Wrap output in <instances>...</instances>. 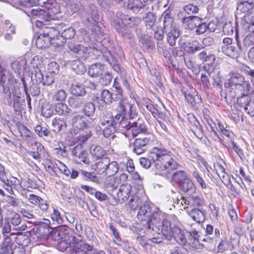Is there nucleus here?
I'll use <instances>...</instances> for the list:
<instances>
[{
	"mask_svg": "<svg viewBox=\"0 0 254 254\" xmlns=\"http://www.w3.org/2000/svg\"><path fill=\"white\" fill-rule=\"evenodd\" d=\"M138 219L144 221L143 226L147 232L153 235H168L170 232L169 222L165 218L164 215L158 208L152 211L148 204L141 206L137 214Z\"/></svg>",
	"mask_w": 254,
	"mask_h": 254,
	"instance_id": "1",
	"label": "nucleus"
},
{
	"mask_svg": "<svg viewBox=\"0 0 254 254\" xmlns=\"http://www.w3.org/2000/svg\"><path fill=\"white\" fill-rule=\"evenodd\" d=\"M139 162L144 168L148 169L153 164L156 169L168 172L177 169L179 166L173 154L165 148H154L149 152L148 158H141Z\"/></svg>",
	"mask_w": 254,
	"mask_h": 254,
	"instance_id": "2",
	"label": "nucleus"
},
{
	"mask_svg": "<svg viewBox=\"0 0 254 254\" xmlns=\"http://www.w3.org/2000/svg\"><path fill=\"white\" fill-rule=\"evenodd\" d=\"M63 24L61 23L57 28L45 27L39 34L36 41V46L39 49H45L52 45L54 47L62 46L64 43Z\"/></svg>",
	"mask_w": 254,
	"mask_h": 254,
	"instance_id": "3",
	"label": "nucleus"
},
{
	"mask_svg": "<svg viewBox=\"0 0 254 254\" xmlns=\"http://www.w3.org/2000/svg\"><path fill=\"white\" fill-rule=\"evenodd\" d=\"M82 135L81 136L80 134L79 136L75 137L72 141L73 144H69V146L75 145L71 149L72 155L78 157L80 162L87 164H89V160L86 151L82 148V144L90 136V134Z\"/></svg>",
	"mask_w": 254,
	"mask_h": 254,
	"instance_id": "4",
	"label": "nucleus"
},
{
	"mask_svg": "<svg viewBox=\"0 0 254 254\" xmlns=\"http://www.w3.org/2000/svg\"><path fill=\"white\" fill-rule=\"evenodd\" d=\"M68 254H106L102 251L93 249V246L84 242H80L66 250Z\"/></svg>",
	"mask_w": 254,
	"mask_h": 254,
	"instance_id": "5",
	"label": "nucleus"
},
{
	"mask_svg": "<svg viewBox=\"0 0 254 254\" xmlns=\"http://www.w3.org/2000/svg\"><path fill=\"white\" fill-rule=\"evenodd\" d=\"M85 17L88 23L95 26V27L91 30L92 33H95V35H100L101 33L98 30V26H96L100 19L97 7L94 4H90L89 5L85 13Z\"/></svg>",
	"mask_w": 254,
	"mask_h": 254,
	"instance_id": "6",
	"label": "nucleus"
},
{
	"mask_svg": "<svg viewBox=\"0 0 254 254\" xmlns=\"http://www.w3.org/2000/svg\"><path fill=\"white\" fill-rule=\"evenodd\" d=\"M170 233L168 235H163L166 239H170L172 236L179 244L185 246L188 243V232L184 233L178 227L175 226L171 229V223L169 222Z\"/></svg>",
	"mask_w": 254,
	"mask_h": 254,
	"instance_id": "7",
	"label": "nucleus"
},
{
	"mask_svg": "<svg viewBox=\"0 0 254 254\" xmlns=\"http://www.w3.org/2000/svg\"><path fill=\"white\" fill-rule=\"evenodd\" d=\"M140 19L137 17H130L124 13L118 12L117 14V19L114 21V24L121 25L122 27H127V25L132 26L134 24L139 23Z\"/></svg>",
	"mask_w": 254,
	"mask_h": 254,
	"instance_id": "8",
	"label": "nucleus"
},
{
	"mask_svg": "<svg viewBox=\"0 0 254 254\" xmlns=\"http://www.w3.org/2000/svg\"><path fill=\"white\" fill-rule=\"evenodd\" d=\"M121 118V114H117L114 118L111 112L103 111L100 113L99 123L101 126L114 125L117 124V120H119Z\"/></svg>",
	"mask_w": 254,
	"mask_h": 254,
	"instance_id": "9",
	"label": "nucleus"
},
{
	"mask_svg": "<svg viewBox=\"0 0 254 254\" xmlns=\"http://www.w3.org/2000/svg\"><path fill=\"white\" fill-rule=\"evenodd\" d=\"M117 111L123 116H127L130 119L132 114L134 112L133 105L128 103L126 99H121L119 103L117 108Z\"/></svg>",
	"mask_w": 254,
	"mask_h": 254,
	"instance_id": "10",
	"label": "nucleus"
},
{
	"mask_svg": "<svg viewBox=\"0 0 254 254\" xmlns=\"http://www.w3.org/2000/svg\"><path fill=\"white\" fill-rule=\"evenodd\" d=\"M238 103L250 116H254V100H251L248 95L242 96L238 98Z\"/></svg>",
	"mask_w": 254,
	"mask_h": 254,
	"instance_id": "11",
	"label": "nucleus"
},
{
	"mask_svg": "<svg viewBox=\"0 0 254 254\" xmlns=\"http://www.w3.org/2000/svg\"><path fill=\"white\" fill-rule=\"evenodd\" d=\"M245 77L241 74L237 72H233L230 74V77L224 83V86L229 90L231 93L238 83L241 82Z\"/></svg>",
	"mask_w": 254,
	"mask_h": 254,
	"instance_id": "12",
	"label": "nucleus"
},
{
	"mask_svg": "<svg viewBox=\"0 0 254 254\" xmlns=\"http://www.w3.org/2000/svg\"><path fill=\"white\" fill-rule=\"evenodd\" d=\"M149 141V138L142 137L136 138L133 143L132 151L137 155H140L146 150V145Z\"/></svg>",
	"mask_w": 254,
	"mask_h": 254,
	"instance_id": "13",
	"label": "nucleus"
},
{
	"mask_svg": "<svg viewBox=\"0 0 254 254\" xmlns=\"http://www.w3.org/2000/svg\"><path fill=\"white\" fill-rule=\"evenodd\" d=\"M251 91V84L249 81L246 80L244 77L234 88V91L231 93V95L232 96H235L237 94L240 93L242 96H247V94L250 93Z\"/></svg>",
	"mask_w": 254,
	"mask_h": 254,
	"instance_id": "14",
	"label": "nucleus"
},
{
	"mask_svg": "<svg viewBox=\"0 0 254 254\" xmlns=\"http://www.w3.org/2000/svg\"><path fill=\"white\" fill-rule=\"evenodd\" d=\"M189 120L190 127L191 131L197 138L201 139L204 135V132L199 122L193 115H191L189 117Z\"/></svg>",
	"mask_w": 254,
	"mask_h": 254,
	"instance_id": "15",
	"label": "nucleus"
},
{
	"mask_svg": "<svg viewBox=\"0 0 254 254\" xmlns=\"http://www.w3.org/2000/svg\"><path fill=\"white\" fill-rule=\"evenodd\" d=\"M163 23V31L167 32L178 29L171 14L165 11L161 15V18Z\"/></svg>",
	"mask_w": 254,
	"mask_h": 254,
	"instance_id": "16",
	"label": "nucleus"
},
{
	"mask_svg": "<svg viewBox=\"0 0 254 254\" xmlns=\"http://www.w3.org/2000/svg\"><path fill=\"white\" fill-rule=\"evenodd\" d=\"M236 40L239 49L241 51H245L247 48L254 45V31L247 35L243 39V44L242 45L236 33Z\"/></svg>",
	"mask_w": 254,
	"mask_h": 254,
	"instance_id": "17",
	"label": "nucleus"
},
{
	"mask_svg": "<svg viewBox=\"0 0 254 254\" xmlns=\"http://www.w3.org/2000/svg\"><path fill=\"white\" fill-rule=\"evenodd\" d=\"M28 199L30 203L35 205H38L39 207L43 212H46L49 208L47 201L38 195L30 194L28 195Z\"/></svg>",
	"mask_w": 254,
	"mask_h": 254,
	"instance_id": "18",
	"label": "nucleus"
},
{
	"mask_svg": "<svg viewBox=\"0 0 254 254\" xmlns=\"http://www.w3.org/2000/svg\"><path fill=\"white\" fill-rule=\"evenodd\" d=\"M70 92L75 96H83L86 94L85 89L83 85L75 80L70 87Z\"/></svg>",
	"mask_w": 254,
	"mask_h": 254,
	"instance_id": "19",
	"label": "nucleus"
},
{
	"mask_svg": "<svg viewBox=\"0 0 254 254\" xmlns=\"http://www.w3.org/2000/svg\"><path fill=\"white\" fill-rule=\"evenodd\" d=\"M130 130H131L132 136L133 137L139 134L145 133L147 131V128L145 124L141 123L139 121L132 122Z\"/></svg>",
	"mask_w": 254,
	"mask_h": 254,
	"instance_id": "20",
	"label": "nucleus"
},
{
	"mask_svg": "<svg viewBox=\"0 0 254 254\" xmlns=\"http://www.w3.org/2000/svg\"><path fill=\"white\" fill-rule=\"evenodd\" d=\"M131 190L132 187L130 184L127 183L122 185L117 194L118 198L122 199L123 201H127Z\"/></svg>",
	"mask_w": 254,
	"mask_h": 254,
	"instance_id": "21",
	"label": "nucleus"
},
{
	"mask_svg": "<svg viewBox=\"0 0 254 254\" xmlns=\"http://www.w3.org/2000/svg\"><path fill=\"white\" fill-rule=\"evenodd\" d=\"M109 157H105L100 159L93 165L92 168L94 169L98 174L105 173L107 171V165H108Z\"/></svg>",
	"mask_w": 254,
	"mask_h": 254,
	"instance_id": "22",
	"label": "nucleus"
},
{
	"mask_svg": "<svg viewBox=\"0 0 254 254\" xmlns=\"http://www.w3.org/2000/svg\"><path fill=\"white\" fill-rule=\"evenodd\" d=\"M138 31H140V29L136 30L137 36L139 38V41L142 46L146 49H152L153 45L151 41V37L149 35L138 33Z\"/></svg>",
	"mask_w": 254,
	"mask_h": 254,
	"instance_id": "23",
	"label": "nucleus"
},
{
	"mask_svg": "<svg viewBox=\"0 0 254 254\" xmlns=\"http://www.w3.org/2000/svg\"><path fill=\"white\" fill-rule=\"evenodd\" d=\"M61 9L58 3H55V5H50L49 6L46 7V21H49L50 19H55V15L60 13Z\"/></svg>",
	"mask_w": 254,
	"mask_h": 254,
	"instance_id": "24",
	"label": "nucleus"
},
{
	"mask_svg": "<svg viewBox=\"0 0 254 254\" xmlns=\"http://www.w3.org/2000/svg\"><path fill=\"white\" fill-rule=\"evenodd\" d=\"M104 65L100 63H96L89 67L88 73L90 76L95 77L102 75Z\"/></svg>",
	"mask_w": 254,
	"mask_h": 254,
	"instance_id": "25",
	"label": "nucleus"
},
{
	"mask_svg": "<svg viewBox=\"0 0 254 254\" xmlns=\"http://www.w3.org/2000/svg\"><path fill=\"white\" fill-rule=\"evenodd\" d=\"M14 242L9 236L5 235L2 245H0L4 254H10L12 253Z\"/></svg>",
	"mask_w": 254,
	"mask_h": 254,
	"instance_id": "26",
	"label": "nucleus"
},
{
	"mask_svg": "<svg viewBox=\"0 0 254 254\" xmlns=\"http://www.w3.org/2000/svg\"><path fill=\"white\" fill-rule=\"evenodd\" d=\"M189 213L192 219L197 223H202L205 220V213L198 209L193 208Z\"/></svg>",
	"mask_w": 254,
	"mask_h": 254,
	"instance_id": "27",
	"label": "nucleus"
},
{
	"mask_svg": "<svg viewBox=\"0 0 254 254\" xmlns=\"http://www.w3.org/2000/svg\"><path fill=\"white\" fill-rule=\"evenodd\" d=\"M66 12L68 15H71L77 11L79 7L78 0H66Z\"/></svg>",
	"mask_w": 254,
	"mask_h": 254,
	"instance_id": "28",
	"label": "nucleus"
},
{
	"mask_svg": "<svg viewBox=\"0 0 254 254\" xmlns=\"http://www.w3.org/2000/svg\"><path fill=\"white\" fill-rule=\"evenodd\" d=\"M211 23H207L205 22H203V20L200 18L198 24L196 25L195 32L197 34L200 35L204 33L207 31L209 32H212L214 31L213 28L210 27Z\"/></svg>",
	"mask_w": 254,
	"mask_h": 254,
	"instance_id": "29",
	"label": "nucleus"
},
{
	"mask_svg": "<svg viewBox=\"0 0 254 254\" xmlns=\"http://www.w3.org/2000/svg\"><path fill=\"white\" fill-rule=\"evenodd\" d=\"M221 49L223 53L232 58L237 57L239 54L238 51L232 45H223Z\"/></svg>",
	"mask_w": 254,
	"mask_h": 254,
	"instance_id": "30",
	"label": "nucleus"
},
{
	"mask_svg": "<svg viewBox=\"0 0 254 254\" xmlns=\"http://www.w3.org/2000/svg\"><path fill=\"white\" fill-rule=\"evenodd\" d=\"M71 124L74 128L79 130L87 127L86 121L84 118L79 115L72 118Z\"/></svg>",
	"mask_w": 254,
	"mask_h": 254,
	"instance_id": "31",
	"label": "nucleus"
},
{
	"mask_svg": "<svg viewBox=\"0 0 254 254\" xmlns=\"http://www.w3.org/2000/svg\"><path fill=\"white\" fill-rule=\"evenodd\" d=\"M108 164H109L107 165L106 175L108 177L113 176L118 172L119 164L117 161H111L109 158Z\"/></svg>",
	"mask_w": 254,
	"mask_h": 254,
	"instance_id": "32",
	"label": "nucleus"
},
{
	"mask_svg": "<svg viewBox=\"0 0 254 254\" xmlns=\"http://www.w3.org/2000/svg\"><path fill=\"white\" fill-rule=\"evenodd\" d=\"M132 117L130 119L127 116H123L121 115V118L119 120H117V126L121 128H125L127 130H130L131 127L132 122H131Z\"/></svg>",
	"mask_w": 254,
	"mask_h": 254,
	"instance_id": "33",
	"label": "nucleus"
},
{
	"mask_svg": "<svg viewBox=\"0 0 254 254\" xmlns=\"http://www.w3.org/2000/svg\"><path fill=\"white\" fill-rule=\"evenodd\" d=\"M142 203L143 200L141 198L138 197L136 195H131L127 205L131 210H135L138 207L140 208Z\"/></svg>",
	"mask_w": 254,
	"mask_h": 254,
	"instance_id": "34",
	"label": "nucleus"
},
{
	"mask_svg": "<svg viewBox=\"0 0 254 254\" xmlns=\"http://www.w3.org/2000/svg\"><path fill=\"white\" fill-rule=\"evenodd\" d=\"M198 57L204 64L208 65H212L215 60L214 55L210 54H207L205 51L201 52L198 55Z\"/></svg>",
	"mask_w": 254,
	"mask_h": 254,
	"instance_id": "35",
	"label": "nucleus"
},
{
	"mask_svg": "<svg viewBox=\"0 0 254 254\" xmlns=\"http://www.w3.org/2000/svg\"><path fill=\"white\" fill-rule=\"evenodd\" d=\"M70 66L71 69L77 74H83L86 71V67L79 60L73 61L70 64Z\"/></svg>",
	"mask_w": 254,
	"mask_h": 254,
	"instance_id": "36",
	"label": "nucleus"
},
{
	"mask_svg": "<svg viewBox=\"0 0 254 254\" xmlns=\"http://www.w3.org/2000/svg\"><path fill=\"white\" fill-rule=\"evenodd\" d=\"M156 20L155 15L152 12H148L143 17V21L147 29L154 30L153 27Z\"/></svg>",
	"mask_w": 254,
	"mask_h": 254,
	"instance_id": "37",
	"label": "nucleus"
},
{
	"mask_svg": "<svg viewBox=\"0 0 254 254\" xmlns=\"http://www.w3.org/2000/svg\"><path fill=\"white\" fill-rule=\"evenodd\" d=\"M178 187L182 190L186 192H192L195 190L194 184L189 178L179 185Z\"/></svg>",
	"mask_w": 254,
	"mask_h": 254,
	"instance_id": "38",
	"label": "nucleus"
},
{
	"mask_svg": "<svg viewBox=\"0 0 254 254\" xmlns=\"http://www.w3.org/2000/svg\"><path fill=\"white\" fill-rule=\"evenodd\" d=\"M200 18L197 16H190L185 17L183 19V23H186L189 29L193 30L196 29V25L198 24V22Z\"/></svg>",
	"mask_w": 254,
	"mask_h": 254,
	"instance_id": "39",
	"label": "nucleus"
},
{
	"mask_svg": "<svg viewBox=\"0 0 254 254\" xmlns=\"http://www.w3.org/2000/svg\"><path fill=\"white\" fill-rule=\"evenodd\" d=\"M147 1L145 0H133L132 2L128 0L127 7L134 11L144 8L146 5Z\"/></svg>",
	"mask_w": 254,
	"mask_h": 254,
	"instance_id": "40",
	"label": "nucleus"
},
{
	"mask_svg": "<svg viewBox=\"0 0 254 254\" xmlns=\"http://www.w3.org/2000/svg\"><path fill=\"white\" fill-rule=\"evenodd\" d=\"M91 155L98 159H101L104 157L106 151L99 146H92L90 148Z\"/></svg>",
	"mask_w": 254,
	"mask_h": 254,
	"instance_id": "41",
	"label": "nucleus"
},
{
	"mask_svg": "<svg viewBox=\"0 0 254 254\" xmlns=\"http://www.w3.org/2000/svg\"><path fill=\"white\" fill-rule=\"evenodd\" d=\"M188 178L189 177L185 172L180 171L174 173L172 180L176 182L179 186V185H181L184 181Z\"/></svg>",
	"mask_w": 254,
	"mask_h": 254,
	"instance_id": "42",
	"label": "nucleus"
},
{
	"mask_svg": "<svg viewBox=\"0 0 254 254\" xmlns=\"http://www.w3.org/2000/svg\"><path fill=\"white\" fill-rule=\"evenodd\" d=\"M167 41L170 46L175 45L176 41L180 36V30L179 29L167 32Z\"/></svg>",
	"mask_w": 254,
	"mask_h": 254,
	"instance_id": "43",
	"label": "nucleus"
},
{
	"mask_svg": "<svg viewBox=\"0 0 254 254\" xmlns=\"http://www.w3.org/2000/svg\"><path fill=\"white\" fill-rule=\"evenodd\" d=\"M185 96L187 102L192 107H194L196 104L200 103L201 101L200 96L197 94L193 96L190 93H185Z\"/></svg>",
	"mask_w": 254,
	"mask_h": 254,
	"instance_id": "44",
	"label": "nucleus"
},
{
	"mask_svg": "<svg viewBox=\"0 0 254 254\" xmlns=\"http://www.w3.org/2000/svg\"><path fill=\"white\" fill-rule=\"evenodd\" d=\"M193 178H194L196 182L198 183L199 186L202 189H206L207 188V185L205 183L204 180L201 176L199 171L195 168H193L192 171H190Z\"/></svg>",
	"mask_w": 254,
	"mask_h": 254,
	"instance_id": "45",
	"label": "nucleus"
},
{
	"mask_svg": "<svg viewBox=\"0 0 254 254\" xmlns=\"http://www.w3.org/2000/svg\"><path fill=\"white\" fill-rule=\"evenodd\" d=\"M119 24H120L119 23ZM121 25L114 24L115 28L125 40H130L132 38V35L130 31L127 29L126 27H122Z\"/></svg>",
	"mask_w": 254,
	"mask_h": 254,
	"instance_id": "46",
	"label": "nucleus"
},
{
	"mask_svg": "<svg viewBox=\"0 0 254 254\" xmlns=\"http://www.w3.org/2000/svg\"><path fill=\"white\" fill-rule=\"evenodd\" d=\"M253 7L252 4L250 3L247 0H242L239 1L237 4V10L242 13L248 12Z\"/></svg>",
	"mask_w": 254,
	"mask_h": 254,
	"instance_id": "47",
	"label": "nucleus"
},
{
	"mask_svg": "<svg viewBox=\"0 0 254 254\" xmlns=\"http://www.w3.org/2000/svg\"><path fill=\"white\" fill-rule=\"evenodd\" d=\"M43 74L41 68H36L32 72L31 79L36 84H39L43 80Z\"/></svg>",
	"mask_w": 254,
	"mask_h": 254,
	"instance_id": "48",
	"label": "nucleus"
},
{
	"mask_svg": "<svg viewBox=\"0 0 254 254\" xmlns=\"http://www.w3.org/2000/svg\"><path fill=\"white\" fill-rule=\"evenodd\" d=\"M66 230L64 229V251L66 252V250L69 249L70 248H73V246L77 244L75 242V238L72 235H69L68 234H66Z\"/></svg>",
	"mask_w": 254,
	"mask_h": 254,
	"instance_id": "49",
	"label": "nucleus"
},
{
	"mask_svg": "<svg viewBox=\"0 0 254 254\" xmlns=\"http://www.w3.org/2000/svg\"><path fill=\"white\" fill-rule=\"evenodd\" d=\"M26 142L29 147L33 148V146H36L38 150L40 148H43V146L40 143L37 142L36 137L34 134L27 136V137L23 139Z\"/></svg>",
	"mask_w": 254,
	"mask_h": 254,
	"instance_id": "50",
	"label": "nucleus"
},
{
	"mask_svg": "<svg viewBox=\"0 0 254 254\" xmlns=\"http://www.w3.org/2000/svg\"><path fill=\"white\" fill-rule=\"evenodd\" d=\"M68 47L72 52L78 53L80 55L82 54H84L85 55L87 51H89L86 47H82V49H81V45L79 44L75 45L73 43H70L68 44Z\"/></svg>",
	"mask_w": 254,
	"mask_h": 254,
	"instance_id": "51",
	"label": "nucleus"
},
{
	"mask_svg": "<svg viewBox=\"0 0 254 254\" xmlns=\"http://www.w3.org/2000/svg\"><path fill=\"white\" fill-rule=\"evenodd\" d=\"M114 94L115 93H111L108 90H103L101 94V99L106 104H109L114 101Z\"/></svg>",
	"mask_w": 254,
	"mask_h": 254,
	"instance_id": "52",
	"label": "nucleus"
},
{
	"mask_svg": "<svg viewBox=\"0 0 254 254\" xmlns=\"http://www.w3.org/2000/svg\"><path fill=\"white\" fill-rule=\"evenodd\" d=\"M190 204L195 207H199L204 205L205 201L202 196L192 195L189 197Z\"/></svg>",
	"mask_w": 254,
	"mask_h": 254,
	"instance_id": "53",
	"label": "nucleus"
},
{
	"mask_svg": "<svg viewBox=\"0 0 254 254\" xmlns=\"http://www.w3.org/2000/svg\"><path fill=\"white\" fill-rule=\"evenodd\" d=\"M52 124L55 131L59 132L61 131L62 127L64 126V117L63 116L56 117L53 120Z\"/></svg>",
	"mask_w": 254,
	"mask_h": 254,
	"instance_id": "54",
	"label": "nucleus"
},
{
	"mask_svg": "<svg viewBox=\"0 0 254 254\" xmlns=\"http://www.w3.org/2000/svg\"><path fill=\"white\" fill-rule=\"evenodd\" d=\"M80 174L82 178L86 181L97 182L98 181V178L93 173L88 172L84 170H80Z\"/></svg>",
	"mask_w": 254,
	"mask_h": 254,
	"instance_id": "55",
	"label": "nucleus"
},
{
	"mask_svg": "<svg viewBox=\"0 0 254 254\" xmlns=\"http://www.w3.org/2000/svg\"><path fill=\"white\" fill-rule=\"evenodd\" d=\"M204 48V46L198 41L194 40L192 42L191 45L188 47L189 52L190 54H193L196 52L199 51Z\"/></svg>",
	"mask_w": 254,
	"mask_h": 254,
	"instance_id": "56",
	"label": "nucleus"
},
{
	"mask_svg": "<svg viewBox=\"0 0 254 254\" xmlns=\"http://www.w3.org/2000/svg\"><path fill=\"white\" fill-rule=\"evenodd\" d=\"M0 228L1 233L5 236V234L9 233L11 232V226L7 220H3L2 218L0 219Z\"/></svg>",
	"mask_w": 254,
	"mask_h": 254,
	"instance_id": "57",
	"label": "nucleus"
},
{
	"mask_svg": "<svg viewBox=\"0 0 254 254\" xmlns=\"http://www.w3.org/2000/svg\"><path fill=\"white\" fill-rule=\"evenodd\" d=\"M34 130L36 133L40 137H48L51 132L46 127H42L40 125H37L35 127Z\"/></svg>",
	"mask_w": 254,
	"mask_h": 254,
	"instance_id": "58",
	"label": "nucleus"
},
{
	"mask_svg": "<svg viewBox=\"0 0 254 254\" xmlns=\"http://www.w3.org/2000/svg\"><path fill=\"white\" fill-rule=\"evenodd\" d=\"M107 127L103 130V134L105 137H109L114 134L117 129V124L106 125Z\"/></svg>",
	"mask_w": 254,
	"mask_h": 254,
	"instance_id": "59",
	"label": "nucleus"
},
{
	"mask_svg": "<svg viewBox=\"0 0 254 254\" xmlns=\"http://www.w3.org/2000/svg\"><path fill=\"white\" fill-rule=\"evenodd\" d=\"M1 28L5 32H10L12 34L15 33V27L9 20H6L1 25Z\"/></svg>",
	"mask_w": 254,
	"mask_h": 254,
	"instance_id": "60",
	"label": "nucleus"
},
{
	"mask_svg": "<svg viewBox=\"0 0 254 254\" xmlns=\"http://www.w3.org/2000/svg\"><path fill=\"white\" fill-rule=\"evenodd\" d=\"M95 110V107L94 104L92 102L87 103L84 107V112L86 116H92Z\"/></svg>",
	"mask_w": 254,
	"mask_h": 254,
	"instance_id": "61",
	"label": "nucleus"
},
{
	"mask_svg": "<svg viewBox=\"0 0 254 254\" xmlns=\"http://www.w3.org/2000/svg\"><path fill=\"white\" fill-rule=\"evenodd\" d=\"M30 13L31 15L37 16H42L44 19H45L46 17V9H42L39 7H36L33 8L30 11Z\"/></svg>",
	"mask_w": 254,
	"mask_h": 254,
	"instance_id": "62",
	"label": "nucleus"
},
{
	"mask_svg": "<svg viewBox=\"0 0 254 254\" xmlns=\"http://www.w3.org/2000/svg\"><path fill=\"white\" fill-rule=\"evenodd\" d=\"M230 247L229 243L226 239L222 240L218 245L217 250L218 253H223L227 251Z\"/></svg>",
	"mask_w": 254,
	"mask_h": 254,
	"instance_id": "63",
	"label": "nucleus"
},
{
	"mask_svg": "<svg viewBox=\"0 0 254 254\" xmlns=\"http://www.w3.org/2000/svg\"><path fill=\"white\" fill-rule=\"evenodd\" d=\"M30 64L35 69L36 68H41L42 61L39 56H35L31 60Z\"/></svg>",
	"mask_w": 254,
	"mask_h": 254,
	"instance_id": "64",
	"label": "nucleus"
}]
</instances>
